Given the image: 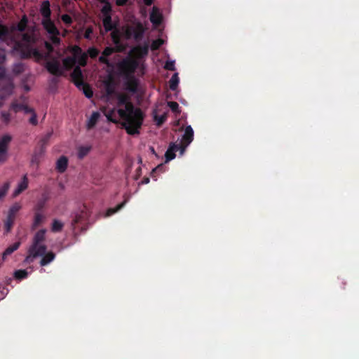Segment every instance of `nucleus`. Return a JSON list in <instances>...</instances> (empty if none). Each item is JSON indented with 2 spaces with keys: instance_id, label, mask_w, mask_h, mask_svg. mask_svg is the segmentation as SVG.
Segmentation results:
<instances>
[{
  "instance_id": "obj_23",
  "label": "nucleus",
  "mask_w": 359,
  "mask_h": 359,
  "mask_svg": "<svg viewBox=\"0 0 359 359\" xmlns=\"http://www.w3.org/2000/svg\"><path fill=\"white\" fill-rule=\"evenodd\" d=\"M162 15L159 13L156 7H153L152 11L150 13V21L156 26L159 25L161 23Z\"/></svg>"
},
{
  "instance_id": "obj_63",
  "label": "nucleus",
  "mask_w": 359,
  "mask_h": 359,
  "mask_svg": "<svg viewBox=\"0 0 359 359\" xmlns=\"http://www.w3.org/2000/svg\"><path fill=\"white\" fill-rule=\"evenodd\" d=\"M150 149H151V152L153 154H156V152H155V150H154V147H151Z\"/></svg>"
},
{
  "instance_id": "obj_57",
  "label": "nucleus",
  "mask_w": 359,
  "mask_h": 359,
  "mask_svg": "<svg viewBox=\"0 0 359 359\" xmlns=\"http://www.w3.org/2000/svg\"><path fill=\"white\" fill-rule=\"evenodd\" d=\"M128 0H116V4L118 6H123L127 4Z\"/></svg>"
},
{
  "instance_id": "obj_11",
  "label": "nucleus",
  "mask_w": 359,
  "mask_h": 359,
  "mask_svg": "<svg viewBox=\"0 0 359 359\" xmlns=\"http://www.w3.org/2000/svg\"><path fill=\"white\" fill-rule=\"evenodd\" d=\"M70 51L76 57V62L80 66L85 67L87 65L88 55L83 52L81 47L74 45L70 48Z\"/></svg>"
},
{
  "instance_id": "obj_13",
  "label": "nucleus",
  "mask_w": 359,
  "mask_h": 359,
  "mask_svg": "<svg viewBox=\"0 0 359 359\" xmlns=\"http://www.w3.org/2000/svg\"><path fill=\"white\" fill-rule=\"evenodd\" d=\"M123 51V48H119L114 47H106L102 53V55L99 57V62L104 64L107 66H111L110 62L108 60V57L114 53H121Z\"/></svg>"
},
{
  "instance_id": "obj_40",
  "label": "nucleus",
  "mask_w": 359,
  "mask_h": 359,
  "mask_svg": "<svg viewBox=\"0 0 359 359\" xmlns=\"http://www.w3.org/2000/svg\"><path fill=\"white\" fill-rule=\"evenodd\" d=\"M104 6L101 9V13H102L104 18L106 16H111V6L110 3L108 1L104 3Z\"/></svg>"
},
{
  "instance_id": "obj_62",
  "label": "nucleus",
  "mask_w": 359,
  "mask_h": 359,
  "mask_svg": "<svg viewBox=\"0 0 359 359\" xmlns=\"http://www.w3.org/2000/svg\"><path fill=\"white\" fill-rule=\"evenodd\" d=\"M109 120H111L113 121V120L111 118V117L112 116V115H114L115 114H111V113H109V114H104ZM115 121H114V122Z\"/></svg>"
},
{
  "instance_id": "obj_16",
  "label": "nucleus",
  "mask_w": 359,
  "mask_h": 359,
  "mask_svg": "<svg viewBox=\"0 0 359 359\" xmlns=\"http://www.w3.org/2000/svg\"><path fill=\"white\" fill-rule=\"evenodd\" d=\"M103 84L107 95L111 96L115 93L116 83L111 75H109L108 77L104 80Z\"/></svg>"
},
{
  "instance_id": "obj_42",
  "label": "nucleus",
  "mask_w": 359,
  "mask_h": 359,
  "mask_svg": "<svg viewBox=\"0 0 359 359\" xmlns=\"http://www.w3.org/2000/svg\"><path fill=\"white\" fill-rule=\"evenodd\" d=\"M91 147H87V146H82L79 148L78 151V157L79 158H83L84 156H86L89 151H90Z\"/></svg>"
},
{
  "instance_id": "obj_43",
  "label": "nucleus",
  "mask_w": 359,
  "mask_h": 359,
  "mask_svg": "<svg viewBox=\"0 0 359 359\" xmlns=\"http://www.w3.org/2000/svg\"><path fill=\"white\" fill-rule=\"evenodd\" d=\"M10 188V183L8 182H5L2 187H0V199L4 198Z\"/></svg>"
},
{
  "instance_id": "obj_33",
  "label": "nucleus",
  "mask_w": 359,
  "mask_h": 359,
  "mask_svg": "<svg viewBox=\"0 0 359 359\" xmlns=\"http://www.w3.org/2000/svg\"><path fill=\"white\" fill-rule=\"evenodd\" d=\"M100 116V114H92L91 116L87 121L86 128L88 130H90L95 126Z\"/></svg>"
},
{
  "instance_id": "obj_30",
  "label": "nucleus",
  "mask_w": 359,
  "mask_h": 359,
  "mask_svg": "<svg viewBox=\"0 0 359 359\" xmlns=\"http://www.w3.org/2000/svg\"><path fill=\"white\" fill-rule=\"evenodd\" d=\"M20 246V242H15L13 245L8 246L2 254V259L5 260L7 256L11 255L13 252L17 250Z\"/></svg>"
},
{
  "instance_id": "obj_53",
  "label": "nucleus",
  "mask_w": 359,
  "mask_h": 359,
  "mask_svg": "<svg viewBox=\"0 0 359 359\" xmlns=\"http://www.w3.org/2000/svg\"><path fill=\"white\" fill-rule=\"evenodd\" d=\"M164 166L163 164L158 165L157 167H156L154 169L152 170L151 172V176L152 177H154V173L156 172H163V171Z\"/></svg>"
},
{
  "instance_id": "obj_9",
  "label": "nucleus",
  "mask_w": 359,
  "mask_h": 359,
  "mask_svg": "<svg viewBox=\"0 0 359 359\" xmlns=\"http://www.w3.org/2000/svg\"><path fill=\"white\" fill-rule=\"evenodd\" d=\"M194 140V130L191 126H187L184 129V133L180 142L178 144L181 147V155L184 154L187 147Z\"/></svg>"
},
{
  "instance_id": "obj_8",
  "label": "nucleus",
  "mask_w": 359,
  "mask_h": 359,
  "mask_svg": "<svg viewBox=\"0 0 359 359\" xmlns=\"http://www.w3.org/2000/svg\"><path fill=\"white\" fill-rule=\"evenodd\" d=\"M22 206L20 203H14L8 210L6 219L4 220V230L6 233H9L14 224L17 213L21 209Z\"/></svg>"
},
{
  "instance_id": "obj_45",
  "label": "nucleus",
  "mask_w": 359,
  "mask_h": 359,
  "mask_svg": "<svg viewBox=\"0 0 359 359\" xmlns=\"http://www.w3.org/2000/svg\"><path fill=\"white\" fill-rule=\"evenodd\" d=\"M99 50L95 47H90L88 50V54L93 59L96 58L99 55Z\"/></svg>"
},
{
  "instance_id": "obj_31",
  "label": "nucleus",
  "mask_w": 359,
  "mask_h": 359,
  "mask_svg": "<svg viewBox=\"0 0 359 359\" xmlns=\"http://www.w3.org/2000/svg\"><path fill=\"white\" fill-rule=\"evenodd\" d=\"M27 23L28 19L26 15H24L16 26L12 27V31L18 30L22 32L25 30Z\"/></svg>"
},
{
  "instance_id": "obj_1",
  "label": "nucleus",
  "mask_w": 359,
  "mask_h": 359,
  "mask_svg": "<svg viewBox=\"0 0 359 359\" xmlns=\"http://www.w3.org/2000/svg\"><path fill=\"white\" fill-rule=\"evenodd\" d=\"M46 230H39L34 236L32 243L27 250V255L24 259V263L31 264L35 259L41 257L46 252L47 246L44 243L46 241Z\"/></svg>"
},
{
  "instance_id": "obj_21",
  "label": "nucleus",
  "mask_w": 359,
  "mask_h": 359,
  "mask_svg": "<svg viewBox=\"0 0 359 359\" xmlns=\"http://www.w3.org/2000/svg\"><path fill=\"white\" fill-rule=\"evenodd\" d=\"M28 178L27 175H25L22 178V181L18 184V187L13 193V197H16L18 195H20L22 191L26 190L28 187Z\"/></svg>"
},
{
  "instance_id": "obj_14",
  "label": "nucleus",
  "mask_w": 359,
  "mask_h": 359,
  "mask_svg": "<svg viewBox=\"0 0 359 359\" xmlns=\"http://www.w3.org/2000/svg\"><path fill=\"white\" fill-rule=\"evenodd\" d=\"M13 90V84L10 80L0 79V99L10 95Z\"/></svg>"
},
{
  "instance_id": "obj_27",
  "label": "nucleus",
  "mask_w": 359,
  "mask_h": 359,
  "mask_svg": "<svg viewBox=\"0 0 359 359\" xmlns=\"http://www.w3.org/2000/svg\"><path fill=\"white\" fill-rule=\"evenodd\" d=\"M144 33V28L141 23H138L136 27L133 29V37L136 41H140L142 39Z\"/></svg>"
},
{
  "instance_id": "obj_38",
  "label": "nucleus",
  "mask_w": 359,
  "mask_h": 359,
  "mask_svg": "<svg viewBox=\"0 0 359 359\" xmlns=\"http://www.w3.org/2000/svg\"><path fill=\"white\" fill-rule=\"evenodd\" d=\"M28 272L25 269H20L15 271L13 276L15 279L21 280L27 277Z\"/></svg>"
},
{
  "instance_id": "obj_44",
  "label": "nucleus",
  "mask_w": 359,
  "mask_h": 359,
  "mask_svg": "<svg viewBox=\"0 0 359 359\" xmlns=\"http://www.w3.org/2000/svg\"><path fill=\"white\" fill-rule=\"evenodd\" d=\"M43 155V154H41V149H39V151L38 153H35L33 155L31 161L32 164H36V165H38L40 163V159Z\"/></svg>"
},
{
  "instance_id": "obj_59",
  "label": "nucleus",
  "mask_w": 359,
  "mask_h": 359,
  "mask_svg": "<svg viewBox=\"0 0 359 359\" xmlns=\"http://www.w3.org/2000/svg\"><path fill=\"white\" fill-rule=\"evenodd\" d=\"M45 46L46 48H47V50L50 52L53 51V46L51 45V43H48V42H46L45 43Z\"/></svg>"
},
{
  "instance_id": "obj_7",
  "label": "nucleus",
  "mask_w": 359,
  "mask_h": 359,
  "mask_svg": "<svg viewBox=\"0 0 359 359\" xmlns=\"http://www.w3.org/2000/svg\"><path fill=\"white\" fill-rule=\"evenodd\" d=\"M41 25L44 29L50 35V40L53 44L58 45L60 43V31L56 27L53 21L50 19H43Z\"/></svg>"
},
{
  "instance_id": "obj_15",
  "label": "nucleus",
  "mask_w": 359,
  "mask_h": 359,
  "mask_svg": "<svg viewBox=\"0 0 359 359\" xmlns=\"http://www.w3.org/2000/svg\"><path fill=\"white\" fill-rule=\"evenodd\" d=\"M177 151L181 152V147L177 143L171 142L165 154V163L174 159L176 156L175 152Z\"/></svg>"
},
{
  "instance_id": "obj_22",
  "label": "nucleus",
  "mask_w": 359,
  "mask_h": 359,
  "mask_svg": "<svg viewBox=\"0 0 359 359\" xmlns=\"http://www.w3.org/2000/svg\"><path fill=\"white\" fill-rule=\"evenodd\" d=\"M50 1L48 0L43 1L41 5L40 13L43 16V19H50L51 10L50 8Z\"/></svg>"
},
{
  "instance_id": "obj_61",
  "label": "nucleus",
  "mask_w": 359,
  "mask_h": 359,
  "mask_svg": "<svg viewBox=\"0 0 359 359\" xmlns=\"http://www.w3.org/2000/svg\"><path fill=\"white\" fill-rule=\"evenodd\" d=\"M144 3L147 6H151L153 4L154 0H143Z\"/></svg>"
},
{
  "instance_id": "obj_18",
  "label": "nucleus",
  "mask_w": 359,
  "mask_h": 359,
  "mask_svg": "<svg viewBox=\"0 0 359 359\" xmlns=\"http://www.w3.org/2000/svg\"><path fill=\"white\" fill-rule=\"evenodd\" d=\"M125 86L126 90L133 93H136L138 87L137 80L134 77V76L125 77Z\"/></svg>"
},
{
  "instance_id": "obj_39",
  "label": "nucleus",
  "mask_w": 359,
  "mask_h": 359,
  "mask_svg": "<svg viewBox=\"0 0 359 359\" xmlns=\"http://www.w3.org/2000/svg\"><path fill=\"white\" fill-rule=\"evenodd\" d=\"M64 224L57 219H54L52 223L51 230L53 232H60L62 231Z\"/></svg>"
},
{
  "instance_id": "obj_24",
  "label": "nucleus",
  "mask_w": 359,
  "mask_h": 359,
  "mask_svg": "<svg viewBox=\"0 0 359 359\" xmlns=\"http://www.w3.org/2000/svg\"><path fill=\"white\" fill-rule=\"evenodd\" d=\"M67 165L68 158L65 156H62L57 161L55 168L59 172L63 173L67 170Z\"/></svg>"
},
{
  "instance_id": "obj_55",
  "label": "nucleus",
  "mask_w": 359,
  "mask_h": 359,
  "mask_svg": "<svg viewBox=\"0 0 359 359\" xmlns=\"http://www.w3.org/2000/svg\"><path fill=\"white\" fill-rule=\"evenodd\" d=\"M13 70H14V72H15V73H17V74H20V73H21V72H22V70H23V66H22V65H21V64H18V65H16L15 66V67H14V69H13Z\"/></svg>"
},
{
  "instance_id": "obj_48",
  "label": "nucleus",
  "mask_w": 359,
  "mask_h": 359,
  "mask_svg": "<svg viewBox=\"0 0 359 359\" xmlns=\"http://www.w3.org/2000/svg\"><path fill=\"white\" fill-rule=\"evenodd\" d=\"M168 106L172 112H178L179 104L177 102L173 101L168 102Z\"/></svg>"
},
{
  "instance_id": "obj_26",
  "label": "nucleus",
  "mask_w": 359,
  "mask_h": 359,
  "mask_svg": "<svg viewBox=\"0 0 359 359\" xmlns=\"http://www.w3.org/2000/svg\"><path fill=\"white\" fill-rule=\"evenodd\" d=\"M76 63V57L73 56H68L63 59V67L66 70L72 69Z\"/></svg>"
},
{
  "instance_id": "obj_56",
  "label": "nucleus",
  "mask_w": 359,
  "mask_h": 359,
  "mask_svg": "<svg viewBox=\"0 0 359 359\" xmlns=\"http://www.w3.org/2000/svg\"><path fill=\"white\" fill-rule=\"evenodd\" d=\"M2 114V118L4 122L8 123L11 119V114Z\"/></svg>"
},
{
  "instance_id": "obj_54",
  "label": "nucleus",
  "mask_w": 359,
  "mask_h": 359,
  "mask_svg": "<svg viewBox=\"0 0 359 359\" xmlns=\"http://www.w3.org/2000/svg\"><path fill=\"white\" fill-rule=\"evenodd\" d=\"M32 116L30 117L29 121L31 124L32 125H36L38 121H37V116H36V114H32Z\"/></svg>"
},
{
  "instance_id": "obj_51",
  "label": "nucleus",
  "mask_w": 359,
  "mask_h": 359,
  "mask_svg": "<svg viewBox=\"0 0 359 359\" xmlns=\"http://www.w3.org/2000/svg\"><path fill=\"white\" fill-rule=\"evenodd\" d=\"M83 216L82 215H76L72 220V225L76 226L79 224L82 221Z\"/></svg>"
},
{
  "instance_id": "obj_10",
  "label": "nucleus",
  "mask_w": 359,
  "mask_h": 359,
  "mask_svg": "<svg viewBox=\"0 0 359 359\" xmlns=\"http://www.w3.org/2000/svg\"><path fill=\"white\" fill-rule=\"evenodd\" d=\"M46 68L49 73L55 76H61L64 74L63 67L56 59L48 61L46 64Z\"/></svg>"
},
{
  "instance_id": "obj_52",
  "label": "nucleus",
  "mask_w": 359,
  "mask_h": 359,
  "mask_svg": "<svg viewBox=\"0 0 359 359\" xmlns=\"http://www.w3.org/2000/svg\"><path fill=\"white\" fill-rule=\"evenodd\" d=\"M8 293V289L5 287L0 286V300L3 299Z\"/></svg>"
},
{
  "instance_id": "obj_49",
  "label": "nucleus",
  "mask_w": 359,
  "mask_h": 359,
  "mask_svg": "<svg viewBox=\"0 0 359 359\" xmlns=\"http://www.w3.org/2000/svg\"><path fill=\"white\" fill-rule=\"evenodd\" d=\"M186 121V117L182 116L181 118H179L178 120L175 121V126L179 127L178 130H181L184 128V123H182V121Z\"/></svg>"
},
{
  "instance_id": "obj_35",
  "label": "nucleus",
  "mask_w": 359,
  "mask_h": 359,
  "mask_svg": "<svg viewBox=\"0 0 359 359\" xmlns=\"http://www.w3.org/2000/svg\"><path fill=\"white\" fill-rule=\"evenodd\" d=\"M12 107L15 112L18 111H23L24 112L26 113L34 112L33 109H29L27 106L25 105L24 104L13 103L12 104Z\"/></svg>"
},
{
  "instance_id": "obj_5",
  "label": "nucleus",
  "mask_w": 359,
  "mask_h": 359,
  "mask_svg": "<svg viewBox=\"0 0 359 359\" xmlns=\"http://www.w3.org/2000/svg\"><path fill=\"white\" fill-rule=\"evenodd\" d=\"M139 66V62L134 58L123 59L118 64V70L121 75L124 77L133 76Z\"/></svg>"
},
{
  "instance_id": "obj_17",
  "label": "nucleus",
  "mask_w": 359,
  "mask_h": 359,
  "mask_svg": "<svg viewBox=\"0 0 359 359\" xmlns=\"http://www.w3.org/2000/svg\"><path fill=\"white\" fill-rule=\"evenodd\" d=\"M131 53L135 55L137 58H142L147 55L149 53V45L145 43L142 46H137L131 50Z\"/></svg>"
},
{
  "instance_id": "obj_4",
  "label": "nucleus",
  "mask_w": 359,
  "mask_h": 359,
  "mask_svg": "<svg viewBox=\"0 0 359 359\" xmlns=\"http://www.w3.org/2000/svg\"><path fill=\"white\" fill-rule=\"evenodd\" d=\"M71 78L74 85L83 91L86 97L90 98L93 97V90L90 85L83 81V73L79 66L74 67L71 73Z\"/></svg>"
},
{
  "instance_id": "obj_2",
  "label": "nucleus",
  "mask_w": 359,
  "mask_h": 359,
  "mask_svg": "<svg viewBox=\"0 0 359 359\" xmlns=\"http://www.w3.org/2000/svg\"><path fill=\"white\" fill-rule=\"evenodd\" d=\"M122 128L130 135H138L145 114H118Z\"/></svg>"
},
{
  "instance_id": "obj_34",
  "label": "nucleus",
  "mask_w": 359,
  "mask_h": 359,
  "mask_svg": "<svg viewBox=\"0 0 359 359\" xmlns=\"http://www.w3.org/2000/svg\"><path fill=\"white\" fill-rule=\"evenodd\" d=\"M167 114H161L159 115V114H154V121L158 127L161 126L167 120Z\"/></svg>"
},
{
  "instance_id": "obj_12",
  "label": "nucleus",
  "mask_w": 359,
  "mask_h": 359,
  "mask_svg": "<svg viewBox=\"0 0 359 359\" xmlns=\"http://www.w3.org/2000/svg\"><path fill=\"white\" fill-rule=\"evenodd\" d=\"M11 140L12 137L10 135H4L0 139V163L6 160L8 148Z\"/></svg>"
},
{
  "instance_id": "obj_6",
  "label": "nucleus",
  "mask_w": 359,
  "mask_h": 359,
  "mask_svg": "<svg viewBox=\"0 0 359 359\" xmlns=\"http://www.w3.org/2000/svg\"><path fill=\"white\" fill-rule=\"evenodd\" d=\"M117 104L119 109L116 112H142L140 109H135L130 96L126 93L118 95Z\"/></svg>"
},
{
  "instance_id": "obj_25",
  "label": "nucleus",
  "mask_w": 359,
  "mask_h": 359,
  "mask_svg": "<svg viewBox=\"0 0 359 359\" xmlns=\"http://www.w3.org/2000/svg\"><path fill=\"white\" fill-rule=\"evenodd\" d=\"M42 258L40 261V265L41 266H45L49 264L51 262H53L55 258V254L52 252H45L43 255L41 256Z\"/></svg>"
},
{
  "instance_id": "obj_50",
  "label": "nucleus",
  "mask_w": 359,
  "mask_h": 359,
  "mask_svg": "<svg viewBox=\"0 0 359 359\" xmlns=\"http://www.w3.org/2000/svg\"><path fill=\"white\" fill-rule=\"evenodd\" d=\"M165 69L170 71L175 70V62L173 61H167L164 66Z\"/></svg>"
},
{
  "instance_id": "obj_58",
  "label": "nucleus",
  "mask_w": 359,
  "mask_h": 359,
  "mask_svg": "<svg viewBox=\"0 0 359 359\" xmlns=\"http://www.w3.org/2000/svg\"><path fill=\"white\" fill-rule=\"evenodd\" d=\"M132 34V30L130 29H127L126 31L125 32L126 39H130Z\"/></svg>"
},
{
  "instance_id": "obj_20",
  "label": "nucleus",
  "mask_w": 359,
  "mask_h": 359,
  "mask_svg": "<svg viewBox=\"0 0 359 359\" xmlns=\"http://www.w3.org/2000/svg\"><path fill=\"white\" fill-rule=\"evenodd\" d=\"M49 193L48 191H44L34 206V210L37 212H42L45 208L46 203L49 200Z\"/></svg>"
},
{
  "instance_id": "obj_64",
  "label": "nucleus",
  "mask_w": 359,
  "mask_h": 359,
  "mask_svg": "<svg viewBox=\"0 0 359 359\" xmlns=\"http://www.w3.org/2000/svg\"><path fill=\"white\" fill-rule=\"evenodd\" d=\"M101 3L104 4L107 1H108L109 0H99Z\"/></svg>"
},
{
  "instance_id": "obj_47",
  "label": "nucleus",
  "mask_w": 359,
  "mask_h": 359,
  "mask_svg": "<svg viewBox=\"0 0 359 359\" xmlns=\"http://www.w3.org/2000/svg\"><path fill=\"white\" fill-rule=\"evenodd\" d=\"M61 19H62V22L67 25H70L73 22L72 17L70 15H69L68 14L62 15L61 16Z\"/></svg>"
},
{
  "instance_id": "obj_28",
  "label": "nucleus",
  "mask_w": 359,
  "mask_h": 359,
  "mask_svg": "<svg viewBox=\"0 0 359 359\" xmlns=\"http://www.w3.org/2000/svg\"><path fill=\"white\" fill-rule=\"evenodd\" d=\"M103 26L105 32H108L112 31L116 28V25L113 23L111 16H106L102 20Z\"/></svg>"
},
{
  "instance_id": "obj_3",
  "label": "nucleus",
  "mask_w": 359,
  "mask_h": 359,
  "mask_svg": "<svg viewBox=\"0 0 359 359\" xmlns=\"http://www.w3.org/2000/svg\"><path fill=\"white\" fill-rule=\"evenodd\" d=\"M22 40L25 43L24 44L21 42H17L16 46L21 50L23 57L28 58L30 57L32 55L36 57L40 55V53L36 48H33L30 46L31 44L36 42V38L34 34L24 33L22 36Z\"/></svg>"
},
{
  "instance_id": "obj_46",
  "label": "nucleus",
  "mask_w": 359,
  "mask_h": 359,
  "mask_svg": "<svg viewBox=\"0 0 359 359\" xmlns=\"http://www.w3.org/2000/svg\"><path fill=\"white\" fill-rule=\"evenodd\" d=\"M163 41L161 39L154 40L151 43V50H157L161 47V45H163Z\"/></svg>"
},
{
  "instance_id": "obj_60",
  "label": "nucleus",
  "mask_w": 359,
  "mask_h": 359,
  "mask_svg": "<svg viewBox=\"0 0 359 359\" xmlns=\"http://www.w3.org/2000/svg\"><path fill=\"white\" fill-rule=\"evenodd\" d=\"M149 182H150L149 177H144L142 180V181H141L140 184H148Z\"/></svg>"
},
{
  "instance_id": "obj_37",
  "label": "nucleus",
  "mask_w": 359,
  "mask_h": 359,
  "mask_svg": "<svg viewBox=\"0 0 359 359\" xmlns=\"http://www.w3.org/2000/svg\"><path fill=\"white\" fill-rule=\"evenodd\" d=\"M180 79L177 73L174 74L169 81V87L172 90L177 89Z\"/></svg>"
},
{
  "instance_id": "obj_29",
  "label": "nucleus",
  "mask_w": 359,
  "mask_h": 359,
  "mask_svg": "<svg viewBox=\"0 0 359 359\" xmlns=\"http://www.w3.org/2000/svg\"><path fill=\"white\" fill-rule=\"evenodd\" d=\"M45 219V216L41 213V212L35 211L34 222L32 225V229H36L41 223L43 222Z\"/></svg>"
},
{
  "instance_id": "obj_36",
  "label": "nucleus",
  "mask_w": 359,
  "mask_h": 359,
  "mask_svg": "<svg viewBox=\"0 0 359 359\" xmlns=\"http://www.w3.org/2000/svg\"><path fill=\"white\" fill-rule=\"evenodd\" d=\"M10 34L9 29L6 25L0 24V41H5Z\"/></svg>"
},
{
  "instance_id": "obj_32",
  "label": "nucleus",
  "mask_w": 359,
  "mask_h": 359,
  "mask_svg": "<svg viewBox=\"0 0 359 359\" xmlns=\"http://www.w3.org/2000/svg\"><path fill=\"white\" fill-rule=\"evenodd\" d=\"M52 135V132H49L46 133L40 140V149H41V154H44L46 147L50 139V137Z\"/></svg>"
},
{
  "instance_id": "obj_19",
  "label": "nucleus",
  "mask_w": 359,
  "mask_h": 359,
  "mask_svg": "<svg viewBox=\"0 0 359 359\" xmlns=\"http://www.w3.org/2000/svg\"><path fill=\"white\" fill-rule=\"evenodd\" d=\"M111 38L116 48L118 46L119 48H123V51L125 50L126 46L121 42V34L118 29L112 30Z\"/></svg>"
},
{
  "instance_id": "obj_41",
  "label": "nucleus",
  "mask_w": 359,
  "mask_h": 359,
  "mask_svg": "<svg viewBox=\"0 0 359 359\" xmlns=\"http://www.w3.org/2000/svg\"><path fill=\"white\" fill-rule=\"evenodd\" d=\"M126 203V201H124L123 202L117 205L114 208H109L107 211L106 216H107V217L111 216L113 214L118 212V210H120L125 205Z\"/></svg>"
}]
</instances>
